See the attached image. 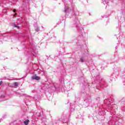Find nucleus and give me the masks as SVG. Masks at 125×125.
<instances>
[{
  "mask_svg": "<svg viewBox=\"0 0 125 125\" xmlns=\"http://www.w3.org/2000/svg\"><path fill=\"white\" fill-rule=\"evenodd\" d=\"M15 15H16V13H15Z\"/></svg>",
  "mask_w": 125,
  "mask_h": 125,
  "instance_id": "412c9836",
  "label": "nucleus"
},
{
  "mask_svg": "<svg viewBox=\"0 0 125 125\" xmlns=\"http://www.w3.org/2000/svg\"><path fill=\"white\" fill-rule=\"evenodd\" d=\"M62 122L64 124H69V122H67V120L66 121L63 120Z\"/></svg>",
  "mask_w": 125,
  "mask_h": 125,
  "instance_id": "9d476101",
  "label": "nucleus"
},
{
  "mask_svg": "<svg viewBox=\"0 0 125 125\" xmlns=\"http://www.w3.org/2000/svg\"><path fill=\"white\" fill-rule=\"evenodd\" d=\"M113 117V118H114V117H115V116H112Z\"/></svg>",
  "mask_w": 125,
  "mask_h": 125,
  "instance_id": "aec40b11",
  "label": "nucleus"
},
{
  "mask_svg": "<svg viewBox=\"0 0 125 125\" xmlns=\"http://www.w3.org/2000/svg\"><path fill=\"white\" fill-rule=\"evenodd\" d=\"M36 31H37V32H39V31H40V29L39 28H37L36 29Z\"/></svg>",
  "mask_w": 125,
  "mask_h": 125,
  "instance_id": "4468645a",
  "label": "nucleus"
},
{
  "mask_svg": "<svg viewBox=\"0 0 125 125\" xmlns=\"http://www.w3.org/2000/svg\"><path fill=\"white\" fill-rule=\"evenodd\" d=\"M100 109H102L101 107H100Z\"/></svg>",
  "mask_w": 125,
  "mask_h": 125,
  "instance_id": "4be33fe9",
  "label": "nucleus"
},
{
  "mask_svg": "<svg viewBox=\"0 0 125 125\" xmlns=\"http://www.w3.org/2000/svg\"><path fill=\"white\" fill-rule=\"evenodd\" d=\"M32 80H36V81H40V80H41V78H40V77H39L36 75H33L32 77Z\"/></svg>",
  "mask_w": 125,
  "mask_h": 125,
  "instance_id": "7ed1b4c3",
  "label": "nucleus"
},
{
  "mask_svg": "<svg viewBox=\"0 0 125 125\" xmlns=\"http://www.w3.org/2000/svg\"><path fill=\"white\" fill-rule=\"evenodd\" d=\"M15 86H18V83L17 82H15L14 83Z\"/></svg>",
  "mask_w": 125,
  "mask_h": 125,
  "instance_id": "9b49d317",
  "label": "nucleus"
},
{
  "mask_svg": "<svg viewBox=\"0 0 125 125\" xmlns=\"http://www.w3.org/2000/svg\"><path fill=\"white\" fill-rule=\"evenodd\" d=\"M113 111H114V110H111L110 113H112Z\"/></svg>",
  "mask_w": 125,
  "mask_h": 125,
  "instance_id": "f3484780",
  "label": "nucleus"
},
{
  "mask_svg": "<svg viewBox=\"0 0 125 125\" xmlns=\"http://www.w3.org/2000/svg\"><path fill=\"white\" fill-rule=\"evenodd\" d=\"M14 27H15L16 28H18V29H19V27H18L16 24H14Z\"/></svg>",
  "mask_w": 125,
  "mask_h": 125,
  "instance_id": "ddd939ff",
  "label": "nucleus"
},
{
  "mask_svg": "<svg viewBox=\"0 0 125 125\" xmlns=\"http://www.w3.org/2000/svg\"><path fill=\"white\" fill-rule=\"evenodd\" d=\"M53 86L54 87V90H56V89H58V88L60 87V85L57 83L56 82H53Z\"/></svg>",
  "mask_w": 125,
  "mask_h": 125,
  "instance_id": "f03ea898",
  "label": "nucleus"
},
{
  "mask_svg": "<svg viewBox=\"0 0 125 125\" xmlns=\"http://www.w3.org/2000/svg\"><path fill=\"white\" fill-rule=\"evenodd\" d=\"M13 12H14L15 13V12H16V10H13Z\"/></svg>",
  "mask_w": 125,
  "mask_h": 125,
  "instance_id": "dca6fc26",
  "label": "nucleus"
},
{
  "mask_svg": "<svg viewBox=\"0 0 125 125\" xmlns=\"http://www.w3.org/2000/svg\"><path fill=\"white\" fill-rule=\"evenodd\" d=\"M108 2V1H103L102 2V3H103L104 4H105V3H107Z\"/></svg>",
  "mask_w": 125,
  "mask_h": 125,
  "instance_id": "f8f14e48",
  "label": "nucleus"
},
{
  "mask_svg": "<svg viewBox=\"0 0 125 125\" xmlns=\"http://www.w3.org/2000/svg\"><path fill=\"white\" fill-rule=\"evenodd\" d=\"M5 101V97L4 95H1L0 97V102Z\"/></svg>",
  "mask_w": 125,
  "mask_h": 125,
  "instance_id": "423d86ee",
  "label": "nucleus"
},
{
  "mask_svg": "<svg viewBox=\"0 0 125 125\" xmlns=\"http://www.w3.org/2000/svg\"><path fill=\"white\" fill-rule=\"evenodd\" d=\"M105 111L101 110L99 111V115L101 116H104L105 115Z\"/></svg>",
  "mask_w": 125,
  "mask_h": 125,
  "instance_id": "39448f33",
  "label": "nucleus"
},
{
  "mask_svg": "<svg viewBox=\"0 0 125 125\" xmlns=\"http://www.w3.org/2000/svg\"><path fill=\"white\" fill-rule=\"evenodd\" d=\"M80 61L81 62H82V63L84 62V59H83V58H81L80 59Z\"/></svg>",
  "mask_w": 125,
  "mask_h": 125,
  "instance_id": "1a4fd4ad",
  "label": "nucleus"
},
{
  "mask_svg": "<svg viewBox=\"0 0 125 125\" xmlns=\"http://www.w3.org/2000/svg\"><path fill=\"white\" fill-rule=\"evenodd\" d=\"M41 109H42V108L40 107V108H39V110H41Z\"/></svg>",
  "mask_w": 125,
  "mask_h": 125,
  "instance_id": "6ab92c4d",
  "label": "nucleus"
},
{
  "mask_svg": "<svg viewBox=\"0 0 125 125\" xmlns=\"http://www.w3.org/2000/svg\"><path fill=\"white\" fill-rule=\"evenodd\" d=\"M82 29L83 30V28H82Z\"/></svg>",
  "mask_w": 125,
  "mask_h": 125,
  "instance_id": "5701e85b",
  "label": "nucleus"
},
{
  "mask_svg": "<svg viewBox=\"0 0 125 125\" xmlns=\"http://www.w3.org/2000/svg\"><path fill=\"white\" fill-rule=\"evenodd\" d=\"M104 103L105 105H106V107H103L104 110H107V109H108L107 107L110 109V110H115V109H117V105L115 104H111V102H110L109 100L107 99L104 100Z\"/></svg>",
  "mask_w": 125,
  "mask_h": 125,
  "instance_id": "f257e3e1",
  "label": "nucleus"
},
{
  "mask_svg": "<svg viewBox=\"0 0 125 125\" xmlns=\"http://www.w3.org/2000/svg\"><path fill=\"white\" fill-rule=\"evenodd\" d=\"M29 123H30V121L28 119L23 122V124H24L25 125H28Z\"/></svg>",
  "mask_w": 125,
  "mask_h": 125,
  "instance_id": "6e6552de",
  "label": "nucleus"
},
{
  "mask_svg": "<svg viewBox=\"0 0 125 125\" xmlns=\"http://www.w3.org/2000/svg\"><path fill=\"white\" fill-rule=\"evenodd\" d=\"M89 102H90V100L89 99H86L84 100V104H86V106H88Z\"/></svg>",
  "mask_w": 125,
  "mask_h": 125,
  "instance_id": "20e7f679",
  "label": "nucleus"
},
{
  "mask_svg": "<svg viewBox=\"0 0 125 125\" xmlns=\"http://www.w3.org/2000/svg\"><path fill=\"white\" fill-rule=\"evenodd\" d=\"M64 12H65V13L67 12V10H65Z\"/></svg>",
  "mask_w": 125,
  "mask_h": 125,
  "instance_id": "a211bd4d",
  "label": "nucleus"
},
{
  "mask_svg": "<svg viewBox=\"0 0 125 125\" xmlns=\"http://www.w3.org/2000/svg\"><path fill=\"white\" fill-rule=\"evenodd\" d=\"M107 84L105 82H103L102 83V85H101V87H107Z\"/></svg>",
  "mask_w": 125,
  "mask_h": 125,
  "instance_id": "0eeeda50",
  "label": "nucleus"
},
{
  "mask_svg": "<svg viewBox=\"0 0 125 125\" xmlns=\"http://www.w3.org/2000/svg\"><path fill=\"white\" fill-rule=\"evenodd\" d=\"M2 81L0 82V86L2 84Z\"/></svg>",
  "mask_w": 125,
  "mask_h": 125,
  "instance_id": "2eb2a0df",
  "label": "nucleus"
}]
</instances>
